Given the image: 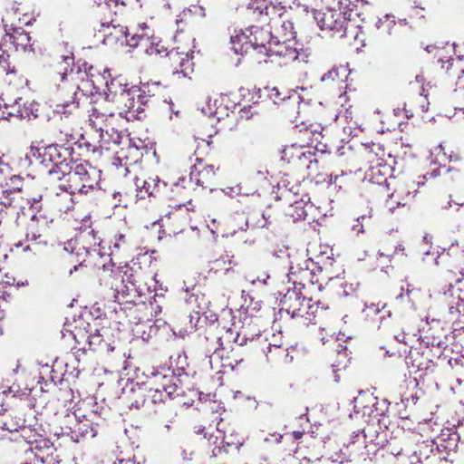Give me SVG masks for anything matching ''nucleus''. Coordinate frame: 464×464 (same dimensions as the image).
Listing matches in <instances>:
<instances>
[{"label": "nucleus", "mask_w": 464, "mask_h": 464, "mask_svg": "<svg viewBox=\"0 0 464 464\" xmlns=\"http://www.w3.org/2000/svg\"><path fill=\"white\" fill-rule=\"evenodd\" d=\"M57 70L63 86L53 111L58 114H70L78 108L82 96L93 92L94 86L90 80L85 79L88 77L86 72L74 70L72 53L62 56Z\"/></svg>", "instance_id": "obj_1"}, {"label": "nucleus", "mask_w": 464, "mask_h": 464, "mask_svg": "<svg viewBox=\"0 0 464 464\" xmlns=\"http://www.w3.org/2000/svg\"><path fill=\"white\" fill-rule=\"evenodd\" d=\"M57 179L61 181L59 187L66 192L63 196L64 199L69 200L63 208L66 211L72 208V194H88L98 186L101 170L87 162L75 163L70 165L68 170L62 177H57Z\"/></svg>", "instance_id": "obj_2"}, {"label": "nucleus", "mask_w": 464, "mask_h": 464, "mask_svg": "<svg viewBox=\"0 0 464 464\" xmlns=\"http://www.w3.org/2000/svg\"><path fill=\"white\" fill-rule=\"evenodd\" d=\"M232 49L236 53H247L249 48L261 57H271L273 55L282 56L285 54L282 46L272 42V35L269 30L259 26H249L231 36Z\"/></svg>", "instance_id": "obj_3"}, {"label": "nucleus", "mask_w": 464, "mask_h": 464, "mask_svg": "<svg viewBox=\"0 0 464 464\" xmlns=\"http://www.w3.org/2000/svg\"><path fill=\"white\" fill-rule=\"evenodd\" d=\"M315 7L316 10H313L309 6L308 15H306L304 13L297 12L295 5V14L305 20H314L322 31H328L332 35L340 37L347 35L351 23L350 18L345 16L343 10L338 11L333 5L322 4L321 0H318V5Z\"/></svg>", "instance_id": "obj_4"}, {"label": "nucleus", "mask_w": 464, "mask_h": 464, "mask_svg": "<svg viewBox=\"0 0 464 464\" xmlns=\"http://www.w3.org/2000/svg\"><path fill=\"white\" fill-rule=\"evenodd\" d=\"M107 99L126 109L125 114L128 120L138 119L149 102V96L145 94V91L137 86L127 88L118 80H112L107 83Z\"/></svg>", "instance_id": "obj_5"}, {"label": "nucleus", "mask_w": 464, "mask_h": 464, "mask_svg": "<svg viewBox=\"0 0 464 464\" xmlns=\"http://www.w3.org/2000/svg\"><path fill=\"white\" fill-rule=\"evenodd\" d=\"M144 374L148 378L149 392L154 403L164 402L177 392L179 379L170 369L150 366L145 369Z\"/></svg>", "instance_id": "obj_6"}, {"label": "nucleus", "mask_w": 464, "mask_h": 464, "mask_svg": "<svg viewBox=\"0 0 464 464\" xmlns=\"http://www.w3.org/2000/svg\"><path fill=\"white\" fill-rule=\"evenodd\" d=\"M98 419L99 416L93 411L88 415L76 411L68 412L62 420V433L69 436L74 442H79L82 439L93 438L97 434Z\"/></svg>", "instance_id": "obj_7"}, {"label": "nucleus", "mask_w": 464, "mask_h": 464, "mask_svg": "<svg viewBox=\"0 0 464 464\" xmlns=\"http://www.w3.org/2000/svg\"><path fill=\"white\" fill-rule=\"evenodd\" d=\"M102 240L98 237L97 232L92 227L82 229L79 236L67 243L64 249L71 250L78 256H89L92 259L95 257L102 258L105 253L102 251Z\"/></svg>", "instance_id": "obj_8"}, {"label": "nucleus", "mask_w": 464, "mask_h": 464, "mask_svg": "<svg viewBox=\"0 0 464 464\" xmlns=\"http://www.w3.org/2000/svg\"><path fill=\"white\" fill-rule=\"evenodd\" d=\"M68 155L67 149L58 145L47 146L44 149L43 152L40 153L42 163L46 167L51 165L48 173L53 179H57V177H61L60 174L63 175L68 170L70 167V163L67 161Z\"/></svg>", "instance_id": "obj_9"}, {"label": "nucleus", "mask_w": 464, "mask_h": 464, "mask_svg": "<svg viewBox=\"0 0 464 464\" xmlns=\"http://www.w3.org/2000/svg\"><path fill=\"white\" fill-rule=\"evenodd\" d=\"M320 129V126L316 124L307 125L304 122L299 125L296 124L292 130V136H294L295 140L292 147L318 149V145L323 139Z\"/></svg>", "instance_id": "obj_10"}, {"label": "nucleus", "mask_w": 464, "mask_h": 464, "mask_svg": "<svg viewBox=\"0 0 464 464\" xmlns=\"http://www.w3.org/2000/svg\"><path fill=\"white\" fill-rule=\"evenodd\" d=\"M5 108L6 111H4L3 114H6V116H0V124L8 121L9 118H17V119H35L38 116L39 104L34 101L24 100L23 98H17L14 101L13 103L7 104L5 103Z\"/></svg>", "instance_id": "obj_11"}, {"label": "nucleus", "mask_w": 464, "mask_h": 464, "mask_svg": "<svg viewBox=\"0 0 464 464\" xmlns=\"http://www.w3.org/2000/svg\"><path fill=\"white\" fill-rule=\"evenodd\" d=\"M137 248L138 242L131 233H118L114 236L112 244L110 246L111 253L107 255L109 263H95V266H102L103 270H111V268L113 266L110 258L111 255H121L124 256H129Z\"/></svg>", "instance_id": "obj_12"}, {"label": "nucleus", "mask_w": 464, "mask_h": 464, "mask_svg": "<svg viewBox=\"0 0 464 464\" xmlns=\"http://www.w3.org/2000/svg\"><path fill=\"white\" fill-rule=\"evenodd\" d=\"M122 272V282L130 284V285H126L129 292L135 291L140 295H145L156 290L155 276L150 277L149 281H144V275L140 270L134 273L133 269L129 266H124Z\"/></svg>", "instance_id": "obj_13"}, {"label": "nucleus", "mask_w": 464, "mask_h": 464, "mask_svg": "<svg viewBox=\"0 0 464 464\" xmlns=\"http://www.w3.org/2000/svg\"><path fill=\"white\" fill-rule=\"evenodd\" d=\"M140 31L138 27L130 33L125 26L112 25L111 31L106 34V40L109 42L115 40L116 42H121V44L135 48L139 45L140 41H144L145 36L149 34L148 32L140 33Z\"/></svg>", "instance_id": "obj_14"}, {"label": "nucleus", "mask_w": 464, "mask_h": 464, "mask_svg": "<svg viewBox=\"0 0 464 464\" xmlns=\"http://www.w3.org/2000/svg\"><path fill=\"white\" fill-rule=\"evenodd\" d=\"M449 306V320L453 324H464V292L456 286H452L446 293Z\"/></svg>", "instance_id": "obj_15"}, {"label": "nucleus", "mask_w": 464, "mask_h": 464, "mask_svg": "<svg viewBox=\"0 0 464 464\" xmlns=\"http://www.w3.org/2000/svg\"><path fill=\"white\" fill-rule=\"evenodd\" d=\"M188 304L189 305L192 313L189 314V326L184 331L179 332V336L184 337L188 333H191L196 330L198 323L200 319L201 314H205L209 302L205 298L203 295H191L187 300Z\"/></svg>", "instance_id": "obj_16"}, {"label": "nucleus", "mask_w": 464, "mask_h": 464, "mask_svg": "<svg viewBox=\"0 0 464 464\" xmlns=\"http://www.w3.org/2000/svg\"><path fill=\"white\" fill-rule=\"evenodd\" d=\"M97 322L93 324H88L89 329L80 335V338L87 342L89 348L92 351H112L113 348L104 341V335L107 333L105 328H97Z\"/></svg>", "instance_id": "obj_17"}, {"label": "nucleus", "mask_w": 464, "mask_h": 464, "mask_svg": "<svg viewBox=\"0 0 464 464\" xmlns=\"http://www.w3.org/2000/svg\"><path fill=\"white\" fill-rule=\"evenodd\" d=\"M322 4L330 5L334 6L338 11H343L345 16L350 18V12L352 11V0H321ZM294 4L297 5V12L304 13L308 15L309 6L313 10H316L318 0H295Z\"/></svg>", "instance_id": "obj_18"}, {"label": "nucleus", "mask_w": 464, "mask_h": 464, "mask_svg": "<svg viewBox=\"0 0 464 464\" xmlns=\"http://www.w3.org/2000/svg\"><path fill=\"white\" fill-rule=\"evenodd\" d=\"M139 29L140 30V33H149L148 36H145V40L140 41L139 44L145 46L146 53L149 55L169 56V52H168V49L158 37H155L152 34V31L149 26H147L145 23L140 24Z\"/></svg>", "instance_id": "obj_19"}, {"label": "nucleus", "mask_w": 464, "mask_h": 464, "mask_svg": "<svg viewBox=\"0 0 464 464\" xmlns=\"http://www.w3.org/2000/svg\"><path fill=\"white\" fill-rule=\"evenodd\" d=\"M295 168L299 170H306L307 177H314L319 170L318 160L311 148L301 152L295 160Z\"/></svg>", "instance_id": "obj_20"}, {"label": "nucleus", "mask_w": 464, "mask_h": 464, "mask_svg": "<svg viewBox=\"0 0 464 464\" xmlns=\"http://www.w3.org/2000/svg\"><path fill=\"white\" fill-rule=\"evenodd\" d=\"M304 288L303 284L294 282L293 292L295 295V303L296 304L292 302V307H295L294 311H292V318L296 316L303 317L304 314H309V310L312 307L311 299L306 298L302 293Z\"/></svg>", "instance_id": "obj_21"}, {"label": "nucleus", "mask_w": 464, "mask_h": 464, "mask_svg": "<svg viewBox=\"0 0 464 464\" xmlns=\"http://www.w3.org/2000/svg\"><path fill=\"white\" fill-rule=\"evenodd\" d=\"M135 185L139 189L140 198H143L144 194L150 197H156L166 188V183L161 181L158 177H150L148 179L144 180L136 179Z\"/></svg>", "instance_id": "obj_22"}, {"label": "nucleus", "mask_w": 464, "mask_h": 464, "mask_svg": "<svg viewBox=\"0 0 464 464\" xmlns=\"http://www.w3.org/2000/svg\"><path fill=\"white\" fill-rule=\"evenodd\" d=\"M118 117L113 111H105L102 108L93 107L90 114V123L95 133L103 130L104 126L111 121H117Z\"/></svg>", "instance_id": "obj_23"}, {"label": "nucleus", "mask_w": 464, "mask_h": 464, "mask_svg": "<svg viewBox=\"0 0 464 464\" xmlns=\"http://www.w3.org/2000/svg\"><path fill=\"white\" fill-rule=\"evenodd\" d=\"M35 219L36 215H33L32 223L26 233V241L29 242V244L24 248V251H33L34 254L40 252L47 244V240L34 230Z\"/></svg>", "instance_id": "obj_24"}, {"label": "nucleus", "mask_w": 464, "mask_h": 464, "mask_svg": "<svg viewBox=\"0 0 464 464\" xmlns=\"http://www.w3.org/2000/svg\"><path fill=\"white\" fill-rule=\"evenodd\" d=\"M116 121H111L104 126L103 130L96 133L100 147L110 145L111 143L119 144L121 141V134L116 129Z\"/></svg>", "instance_id": "obj_25"}, {"label": "nucleus", "mask_w": 464, "mask_h": 464, "mask_svg": "<svg viewBox=\"0 0 464 464\" xmlns=\"http://www.w3.org/2000/svg\"><path fill=\"white\" fill-rule=\"evenodd\" d=\"M169 58L173 63H179V69H177V72H180L186 77L193 72V62L189 53H179L171 50L169 52Z\"/></svg>", "instance_id": "obj_26"}, {"label": "nucleus", "mask_w": 464, "mask_h": 464, "mask_svg": "<svg viewBox=\"0 0 464 464\" xmlns=\"http://www.w3.org/2000/svg\"><path fill=\"white\" fill-rule=\"evenodd\" d=\"M310 198L306 194L299 197L298 193L295 192L292 197V218L294 220L303 219L307 215V207Z\"/></svg>", "instance_id": "obj_27"}, {"label": "nucleus", "mask_w": 464, "mask_h": 464, "mask_svg": "<svg viewBox=\"0 0 464 464\" xmlns=\"http://www.w3.org/2000/svg\"><path fill=\"white\" fill-rule=\"evenodd\" d=\"M22 200L15 197V193H12L10 189L1 185L0 188V212L7 208H22Z\"/></svg>", "instance_id": "obj_28"}, {"label": "nucleus", "mask_w": 464, "mask_h": 464, "mask_svg": "<svg viewBox=\"0 0 464 464\" xmlns=\"http://www.w3.org/2000/svg\"><path fill=\"white\" fill-rule=\"evenodd\" d=\"M268 10L269 11L266 13V16H269L270 20L274 21L276 24H279L281 22V26L286 31L288 29V21L282 19L286 14V6L282 5L281 3H270Z\"/></svg>", "instance_id": "obj_29"}, {"label": "nucleus", "mask_w": 464, "mask_h": 464, "mask_svg": "<svg viewBox=\"0 0 464 464\" xmlns=\"http://www.w3.org/2000/svg\"><path fill=\"white\" fill-rule=\"evenodd\" d=\"M347 447L356 453L363 454V451L368 447V441L364 430H358L353 432L350 438Z\"/></svg>", "instance_id": "obj_30"}, {"label": "nucleus", "mask_w": 464, "mask_h": 464, "mask_svg": "<svg viewBox=\"0 0 464 464\" xmlns=\"http://www.w3.org/2000/svg\"><path fill=\"white\" fill-rule=\"evenodd\" d=\"M218 99L212 101L208 98L206 102V105L202 106L201 111L208 117H215L218 121H220L225 115H227V109L218 106Z\"/></svg>", "instance_id": "obj_31"}, {"label": "nucleus", "mask_w": 464, "mask_h": 464, "mask_svg": "<svg viewBox=\"0 0 464 464\" xmlns=\"http://www.w3.org/2000/svg\"><path fill=\"white\" fill-rule=\"evenodd\" d=\"M292 53H295V61L307 63L311 56L310 48L307 44H304L299 40H295L292 45Z\"/></svg>", "instance_id": "obj_32"}, {"label": "nucleus", "mask_w": 464, "mask_h": 464, "mask_svg": "<svg viewBox=\"0 0 464 464\" xmlns=\"http://www.w3.org/2000/svg\"><path fill=\"white\" fill-rule=\"evenodd\" d=\"M402 194H404V190L400 189L394 191L389 196L385 201V208L387 209L388 213L392 214L397 208L405 206L407 204V201H404L401 198Z\"/></svg>", "instance_id": "obj_33"}, {"label": "nucleus", "mask_w": 464, "mask_h": 464, "mask_svg": "<svg viewBox=\"0 0 464 464\" xmlns=\"http://www.w3.org/2000/svg\"><path fill=\"white\" fill-rule=\"evenodd\" d=\"M288 354L287 348H282L280 344L274 343L269 345L266 357L267 362H276L280 358L286 362Z\"/></svg>", "instance_id": "obj_34"}, {"label": "nucleus", "mask_w": 464, "mask_h": 464, "mask_svg": "<svg viewBox=\"0 0 464 464\" xmlns=\"http://www.w3.org/2000/svg\"><path fill=\"white\" fill-rule=\"evenodd\" d=\"M7 189H10L12 193H15V197L22 200L21 190L23 188V178L19 175H12L6 180L5 184L3 185Z\"/></svg>", "instance_id": "obj_35"}, {"label": "nucleus", "mask_w": 464, "mask_h": 464, "mask_svg": "<svg viewBox=\"0 0 464 464\" xmlns=\"http://www.w3.org/2000/svg\"><path fill=\"white\" fill-rule=\"evenodd\" d=\"M239 334L231 327L227 328L224 334L218 337L220 346L228 345L230 343H238Z\"/></svg>", "instance_id": "obj_36"}, {"label": "nucleus", "mask_w": 464, "mask_h": 464, "mask_svg": "<svg viewBox=\"0 0 464 464\" xmlns=\"http://www.w3.org/2000/svg\"><path fill=\"white\" fill-rule=\"evenodd\" d=\"M247 6L248 9L253 10L254 14L266 16L269 11L270 3H267L266 0H250Z\"/></svg>", "instance_id": "obj_37"}, {"label": "nucleus", "mask_w": 464, "mask_h": 464, "mask_svg": "<svg viewBox=\"0 0 464 464\" xmlns=\"http://www.w3.org/2000/svg\"><path fill=\"white\" fill-rule=\"evenodd\" d=\"M222 443H226V445H223L222 447L221 446H217L213 449L212 450V455L214 457H218L219 455H221L223 452L227 454L229 452V450L234 448L235 450H239L240 447L242 446V442H238V443H231V442H224L222 441Z\"/></svg>", "instance_id": "obj_38"}, {"label": "nucleus", "mask_w": 464, "mask_h": 464, "mask_svg": "<svg viewBox=\"0 0 464 464\" xmlns=\"http://www.w3.org/2000/svg\"><path fill=\"white\" fill-rule=\"evenodd\" d=\"M267 91H268V93H267L268 98L275 104H280L282 102H284L288 97L285 94L282 95V93L276 87L269 88V89H267Z\"/></svg>", "instance_id": "obj_39"}, {"label": "nucleus", "mask_w": 464, "mask_h": 464, "mask_svg": "<svg viewBox=\"0 0 464 464\" xmlns=\"http://www.w3.org/2000/svg\"><path fill=\"white\" fill-rule=\"evenodd\" d=\"M18 41L24 51H34L33 44H31V36L28 33L21 34L18 37Z\"/></svg>", "instance_id": "obj_40"}, {"label": "nucleus", "mask_w": 464, "mask_h": 464, "mask_svg": "<svg viewBox=\"0 0 464 464\" xmlns=\"http://www.w3.org/2000/svg\"><path fill=\"white\" fill-rule=\"evenodd\" d=\"M455 92L459 93V96L464 97V70H462L461 74L458 76Z\"/></svg>", "instance_id": "obj_41"}, {"label": "nucleus", "mask_w": 464, "mask_h": 464, "mask_svg": "<svg viewBox=\"0 0 464 464\" xmlns=\"http://www.w3.org/2000/svg\"><path fill=\"white\" fill-rule=\"evenodd\" d=\"M8 58L9 55L5 53L4 52L0 54V69L6 73L12 72L10 70Z\"/></svg>", "instance_id": "obj_42"}, {"label": "nucleus", "mask_w": 464, "mask_h": 464, "mask_svg": "<svg viewBox=\"0 0 464 464\" xmlns=\"http://www.w3.org/2000/svg\"><path fill=\"white\" fill-rule=\"evenodd\" d=\"M339 68L334 67L332 70H330L328 72L323 75L322 81H334L339 78Z\"/></svg>", "instance_id": "obj_43"}, {"label": "nucleus", "mask_w": 464, "mask_h": 464, "mask_svg": "<svg viewBox=\"0 0 464 464\" xmlns=\"http://www.w3.org/2000/svg\"><path fill=\"white\" fill-rule=\"evenodd\" d=\"M138 399H136L134 401L130 402V408H135L140 409L144 404V399H143V390L139 388L138 391Z\"/></svg>", "instance_id": "obj_44"}, {"label": "nucleus", "mask_w": 464, "mask_h": 464, "mask_svg": "<svg viewBox=\"0 0 464 464\" xmlns=\"http://www.w3.org/2000/svg\"><path fill=\"white\" fill-rule=\"evenodd\" d=\"M233 256H227L226 257L225 256H222L217 260L214 261V265H216L217 266H220V265H226V264H228L229 266H236V263L233 261Z\"/></svg>", "instance_id": "obj_45"}, {"label": "nucleus", "mask_w": 464, "mask_h": 464, "mask_svg": "<svg viewBox=\"0 0 464 464\" xmlns=\"http://www.w3.org/2000/svg\"><path fill=\"white\" fill-rule=\"evenodd\" d=\"M223 191L225 192V194L230 197H236L241 194V187H239L238 185L235 187H227L226 188L223 189Z\"/></svg>", "instance_id": "obj_46"}, {"label": "nucleus", "mask_w": 464, "mask_h": 464, "mask_svg": "<svg viewBox=\"0 0 464 464\" xmlns=\"http://www.w3.org/2000/svg\"><path fill=\"white\" fill-rule=\"evenodd\" d=\"M247 280L252 284L255 285L257 282H260L262 284H266V280L269 278V276L266 273H264L262 277H254L252 275H247Z\"/></svg>", "instance_id": "obj_47"}, {"label": "nucleus", "mask_w": 464, "mask_h": 464, "mask_svg": "<svg viewBox=\"0 0 464 464\" xmlns=\"http://www.w3.org/2000/svg\"><path fill=\"white\" fill-rule=\"evenodd\" d=\"M4 425H5V429L7 430H9V431H16L19 427L24 425V420L19 419L18 421H16V423H14V424L5 422Z\"/></svg>", "instance_id": "obj_48"}, {"label": "nucleus", "mask_w": 464, "mask_h": 464, "mask_svg": "<svg viewBox=\"0 0 464 464\" xmlns=\"http://www.w3.org/2000/svg\"><path fill=\"white\" fill-rule=\"evenodd\" d=\"M42 198H43V196L39 195L36 198H33L32 199H29L28 203L31 205V208L34 209H36V210L40 209L41 208L40 201L42 200Z\"/></svg>", "instance_id": "obj_49"}, {"label": "nucleus", "mask_w": 464, "mask_h": 464, "mask_svg": "<svg viewBox=\"0 0 464 464\" xmlns=\"http://www.w3.org/2000/svg\"><path fill=\"white\" fill-rule=\"evenodd\" d=\"M190 12H192L196 15H199L200 17L206 16L205 8L200 5H195L190 9Z\"/></svg>", "instance_id": "obj_50"}, {"label": "nucleus", "mask_w": 464, "mask_h": 464, "mask_svg": "<svg viewBox=\"0 0 464 464\" xmlns=\"http://www.w3.org/2000/svg\"><path fill=\"white\" fill-rule=\"evenodd\" d=\"M458 437L456 434H450L449 437V443L445 446L446 449L452 450L457 446Z\"/></svg>", "instance_id": "obj_51"}, {"label": "nucleus", "mask_w": 464, "mask_h": 464, "mask_svg": "<svg viewBox=\"0 0 464 464\" xmlns=\"http://www.w3.org/2000/svg\"><path fill=\"white\" fill-rule=\"evenodd\" d=\"M176 417V413L169 412V414L166 418V423L164 424V427L167 430H170V425L174 422Z\"/></svg>", "instance_id": "obj_52"}, {"label": "nucleus", "mask_w": 464, "mask_h": 464, "mask_svg": "<svg viewBox=\"0 0 464 464\" xmlns=\"http://www.w3.org/2000/svg\"><path fill=\"white\" fill-rule=\"evenodd\" d=\"M281 439H282V435H280V434H272V435H270V438H266L265 440L267 441V442L278 443V442H280Z\"/></svg>", "instance_id": "obj_53"}, {"label": "nucleus", "mask_w": 464, "mask_h": 464, "mask_svg": "<svg viewBox=\"0 0 464 464\" xmlns=\"http://www.w3.org/2000/svg\"><path fill=\"white\" fill-rule=\"evenodd\" d=\"M7 172H9V166L0 162V173L5 174Z\"/></svg>", "instance_id": "obj_54"}, {"label": "nucleus", "mask_w": 464, "mask_h": 464, "mask_svg": "<svg viewBox=\"0 0 464 464\" xmlns=\"http://www.w3.org/2000/svg\"><path fill=\"white\" fill-rule=\"evenodd\" d=\"M403 110H404V111H405V112H406V117H407V118L411 117V116L413 115V113H414V109H413L411 106H410V108H409V109H407V108L405 107Z\"/></svg>", "instance_id": "obj_55"}, {"label": "nucleus", "mask_w": 464, "mask_h": 464, "mask_svg": "<svg viewBox=\"0 0 464 464\" xmlns=\"http://www.w3.org/2000/svg\"><path fill=\"white\" fill-rule=\"evenodd\" d=\"M420 99L421 100V103H420V111L423 112V111H427V106L424 104V102H423V98L421 97V94L420 95Z\"/></svg>", "instance_id": "obj_56"}, {"label": "nucleus", "mask_w": 464, "mask_h": 464, "mask_svg": "<svg viewBox=\"0 0 464 464\" xmlns=\"http://www.w3.org/2000/svg\"><path fill=\"white\" fill-rule=\"evenodd\" d=\"M14 278H8L6 281H1L0 284L1 285H12L14 283Z\"/></svg>", "instance_id": "obj_57"}, {"label": "nucleus", "mask_w": 464, "mask_h": 464, "mask_svg": "<svg viewBox=\"0 0 464 464\" xmlns=\"http://www.w3.org/2000/svg\"><path fill=\"white\" fill-rule=\"evenodd\" d=\"M404 248L401 245H399L398 246H396L395 248V253L401 251V252H403Z\"/></svg>", "instance_id": "obj_58"}, {"label": "nucleus", "mask_w": 464, "mask_h": 464, "mask_svg": "<svg viewBox=\"0 0 464 464\" xmlns=\"http://www.w3.org/2000/svg\"><path fill=\"white\" fill-rule=\"evenodd\" d=\"M294 436H295V438L299 439V438H301L302 433H301V432H299V431H295V432H294Z\"/></svg>", "instance_id": "obj_59"}, {"label": "nucleus", "mask_w": 464, "mask_h": 464, "mask_svg": "<svg viewBox=\"0 0 464 464\" xmlns=\"http://www.w3.org/2000/svg\"><path fill=\"white\" fill-rule=\"evenodd\" d=\"M285 151H286V146H285L282 150V153H283L282 160H285Z\"/></svg>", "instance_id": "obj_60"}, {"label": "nucleus", "mask_w": 464, "mask_h": 464, "mask_svg": "<svg viewBox=\"0 0 464 464\" xmlns=\"http://www.w3.org/2000/svg\"><path fill=\"white\" fill-rule=\"evenodd\" d=\"M99 5H102V0H98V1H95ZM104 2L106 3V5H108L107 3V0H104Z\"/></svg>", "instance_id": "obj_61"}, {"label": "nucleus", "mask_w": 464, "mask_h": 464, "mask_svg": "<svg viewBox=\"0 0 464 464\" xmlns=\"http://www.w3.org/2000/svg\"><path fill=\"white\" fill-rule=\"evenodd\" d=\"M4 296H5V292L0 290V299L4 298Z\"/></svg>", "instance_id": "obj_62"}, {"label": "nucleus", "mask_w": 464, "mask_h": 464, "mask_svg": "<svg viewBox=\"0 0 464 464\" xmlns=\"http://www.w3.org/2000/svg\"><path fill=\"white\" fill-rule=\"evenodd\" d=\"M85 261H86V259H85V258H82V260H80V264H79V266H82V264H83Z\"/></svg>", "instance_id": "obj_63"}, {"label": "nucleus", "mask_w": 464, "mask_h": 464, "mask_svg": "<svg viewBox=\"0 0 464 464\" xmlns=\"http://www.w3.org/2000/svg\"><path fill=\"white\" fill-rule=\"evenodd\" d=\"M210 231H211V234H212V235H215V234H216V231H215L214 229H210Z\"/></svg>", "instance_id": "obj_64"}]
</instances>
